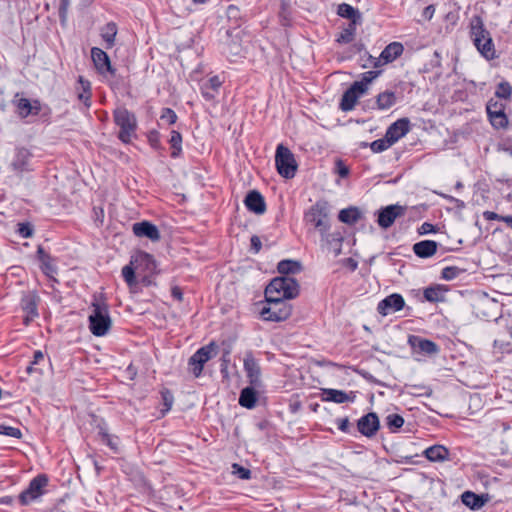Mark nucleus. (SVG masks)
<instances>
[{
  "mask_svg": "<svg viewBox=\"0 0 512 512\" xmlns=\"http://www.w3.org/2000/svg\"><path fill=\"white\" fill-rule=\"evenodd\" d=\"M171 295L174 299L178 300V301H182L183 300V292H182V289L178 286H174L172 287L171 289Z\"/></svg>",
  "mask_w": 512,
  "mask_h": 512,
  "instance_id": "774afa93",
  "label": "nucleus"
},
{
  "mask_svg": "<svg viewBox=\"0 0 512 512\" xmlns=\"http://www.w3.org/2000/svg\"><path fill=\"white\" fill-rule=\"evenodd\" d=\"M483 217L486 220H488V221H492V220L502 221V218H504V216L499 215V214H497L496 212H493V211H485V212H483Z\"/></svg>",
  "mask_w": 512,
  "mask_h": 512,
  "instance_id": "69168bd1",
  "label": "nucleus"
},
{
  "mask_svg": "<svg viewBox=\"0 0 512 512\" xmlns=\"http://www.w3.org/2000/svg\"><path fill=\"white\" fill-rule=\"evenodd\" d=\"M101 441L109 446L114 452L118 451V437L110 435L107 431L102 428L99 431Z\"/></svg>",
  "mask_w": 512,
  "mask_h": 512,
  "instance_id": "a18cd8bd",
  "label": "nucleus"
},
{
  "mask_svg": "<svg viewBox=\"0 0 512 512\" xmlns=\"http://www.w3.org/2000/svg\"><path fill=\"white\" fill-rule=\"evenodd\" d=\"M273 293H280L286 300L293 299L299 294V284L296 279L289 276L276 277L265 289V295L270 296Z\"/></svg>",
  "mask_w": 512,
  "mask_h": 512,
  "instance_id": "39448f33",
  "label": "nucleus"
},
{
  "mask_svg": "<svg viewBox=\"0 0 512 512\" xmlns=\"http://www.w3.org/2000/svg\"><path fill=\"white\" fill-rule=\"evenodd\" d=\"M366 91L364 84L357 83L356 81L343 93L340 101V109L344 112L350 111L354 108L357 100Z\"/></svg>",
  "mask_w": 512,
  "mask_h": 512,
  "instance_id": "f8f14e48",
  "label": "nucleus"
},
{
  "mask_svg": "<svg viewBox=\"0 0 512 512\" xmlns=\"http://www.w3.org/2000/svg\"><path fill=\"white\" fill-rule=\"evenodd\" d=\"M251 243V250H253L254 253H258L261 250L262 243L258 236L253 235L250 239Z\"/></svg>",
  "mask_w": 512,
  "mask_h": 512,
  "instance_id": "0e129e2a",
  "label": "nucleus"
},
{
  "mask_svg": "<svg viewBox=\"0 0 512 512\" xmlns=\"http://www.w3.org/2000/svg\"><path fill=\"white\" fill-rule=\"evenodd\" d=\"M169 143L172 148L171 156L177 158L182 152V136L178 131L172 130Z\"/></svg>",
  "mask_w": 512,
  "mask_h": 512,
  "instance_id": "79ce46f5",
  "label": "nucleus"
},
{
  "mask_svg": "<svg viewBox=\"0 0 512 512\" xmlns=\"http://www.w3.org/2000/svg\"><path fill=\"white\" fill-rule=\"evenodd\" d=\"M59 1H60L59 10H58L59 19H60L61 24H65L67 21L68 9H69L71 1L70 0H59Z\"/></svg>",
  "mask_w": 512,
  "mask_h": 512,
  "instance_id": "6e6d98bb",
  "label": "nucleus"
},
{
  "mask_svg": "<svg viewBox=\"0 0 512 512\" xmlns=\"http://www.w3.org/2000/svg\"><path fill=\"white\" fill-rule=\"evenodd\" d=\"M488 118H489L492 126L497 129L506 128L508 125V119L504 112V109L494 111L492 114L488 115Z\"/></svg>",
  "mask_w": 512,
  "mask_h": 512,
  "instance_id": "58836bf2",
  "label": "nucleus"
},
{
  "mask_svg": "<svg viewBox=\"0 0 512 512\" xmlns=\"http://www.w3.org/2000/svg\"><path fill=\"white\" fill-rule=\"evenodd\" d=\"M134 260L132 259L129 265H125L122 268V276L127 283V285L130 287V289H133L137 285L136 277H135V270L132 267L134 264Z\"/></svg>",
  "mask_w": 512,
  "mask_h": 512,
  "instance_id": "c03bdc74",
  "label": "nucleus"
},
{
  "mask_svg": "<svg viewBox=\"0 0 512 512\" xmlns=\"http://www.w3.org/2000/svg\"><path fill=\"white\" fill-rule=\"evenodd\" d=\"M306 223L312 225L321 237L330 229V205L327 201L319 200L312 205L304 215Z\"/></svg>",
  "mask_w": 512,
  "mask_h": 512,
  "instance_id": "f03ea898",
  "label": "nucleus"
},
{
  "mask_svg": "<svg viewBox=\"0 0 512 512\" xmlns=\"http://www.w3.org/2000/svg\"><path fill=\"white\" fill-rule=\"evenodd\" d=\"M78 82L81 84L83 92L78 94V99L89 108L91 106V85L88 80H85L82 76H79Z\"/></svg>",
  "mask_w": 512,
  "mask_h": 512,
  "instance_id": "ea45409f",
  "label": "nucleus"
},
{
  "mask_svg": "<svg viewBox=\"0 0 512 512\" xmlns=\"http://www.w3.org/2000/svg\"><path fill=\"white\" fill-rule=\"evenodd\" d=\"M36 254L37 259L41 262V269L47 276L57 273V267L53 263V258L41 245L38 246Z\"/></svg>",
  "mask_w": 512,
  "mask_h": 512,
  "instance_id": "a878e982",
  "label": "nucleus"
},
{
  "mask_svg": "<svg viewBox=\"0 0 512 512\" xmlns=\"http://www.w3.org/2000/svg\"><path fill=\"white\" fill-rule=\"evenodd\" d=\"M336 171L342 178H345L349 175L348 167L340 160L336 162Z\"/></svg>",
  "mask_w": 512,
  "mask_h": 512,
  "instance_id": "052dcab7",
  "label": "nucleus"
},
{
  "mask_svg": "<svg viewBox=\"0 0 512 512\" xmlns=\"http://www.w3.org/2000/svg\"><path fill=\"white\" fill-rule=\"evenodd\" d=\"M39 296L35 292H28L23 295L20 305L22 310L26 313L24 323L28 325L30 321L38 317V303Z\"/></svg>",
  "mask_w": 512,
  "mask_h": 512,
  "instance_id": "dca6fc26",
  "label": "nucleus"
},
{
  "mask_svg": "<svg viewBox=\"0 0 512 512\" xmlns=\"http://www.w3.org/2000/svg\"><path fill=\"white\" fill-rule=\"evenodd\" d=\"M512 94V86L507 81L498 84L495 96L501 99H509Z\"/></svg>",
  "mask_w": 512,
  "mask_h": 512,
  "instance_id": "de8ad7c7",
  "label": "nucleus"
},
{
  "mask_svg": "<svg viewBox=\"0 0 512 512\" xmlns=\"http://www.w3.org/2000/svg\"><path fill=\"white\" fill-rule=\"evenodd\" d=\"M357 429L359 433L367 438H372L380 429L379 417L375 412H369L357 421Z\"/></svg>",
  "mask_w": 512,
  "mask_h": 512,
  "instance_id": "9b49d317",
  "label": "nucleus"
},
{
  "mask_svg": "<svg viewBox=\"0 0 512 512\" xmlns=\"http://www.w3.org/2000/svg\"><path fill=\"white\" fill-rule=\"evenodd\" d=\"M404 47L399 42L388 44L381 52L380 57L375 59L374 67H379L381 63L387 64L396 60L403 53Z\"/></svg>",
  "mask_w": 512,
  "mask_h": 512,
  "instance_id": "412c9836",
  "label": "nucleus"
},
{
  "mask_svg": "<svg viewBox=\"0 0 512 512\" xmlns=\"http://www.w3.org/2000/svg\"><path fill=\"white\" fill-rule=\"evenodd\" d=\"M337 14L342 18L350 20V22L361 23L362 20L360 11L347 3L338 5Z\"/></svg>",
  "mask_w": 512,
  "mask_h": 512,
  "instance_id": "7c9ffc66",
  "label": "nucleus"
},
{
  "mask_svg": "<svg viewBox=\"0 0 512 512\" xmlns=\"http://www.w3.org/2000/svg\"><path fill=\"white\" fill-rule=\"evenodd\" d=\"M273 304L263 307L261 316L265 321L280 322L288 319L292 313V306L286 301H280L279 298L271 299Z\"/></svg>",
  "mask_w": 512,
  "mask_h": 512,
  "instance_id": "1a4fd4ad",
  "label": "nucleus"
},
{
  "mask_svg": "<svg viewBox=\"0 0 512 512\" xmlns=\"http://www.w3.org/2000/svg\"><path fill=\"white\" fill-rule=\"evenodd\" d=\"M419 234L423 235V234H429V233H433V232H436L435 230V226L429 222H424L419 230H418Z\"/></svg>",
  "mask_w": 512,
  "mask_h": 512,
  "instance_id": "e2e57ef3",
  "label": "nucleus"
},
{
  "mask_svg": "<svg viewBox=\"0 0 512 512\" xmlns=\"http://www.w3.org/2000/svg\"><path fill=\"white\" fill-rule=\"evenodd\" d=\"M117 35V25L114 22L107 23L101 29V37L106 44V48L110 49L115 44V37Z\"/></svg>",
  "mask_w": 512,
  "mask_h": 512,
  "instance_id": "f704fd0d",
  "label": "nucleus"
},
{
  "mask_svg": "<svg viewBox=\"0 0 512 512\" xmlns=\"http://www.w3.org/2000/svg\"><path fill=\"white\" fill-rule=\"evenodd\" d=\"M408 343L417 353L434 355L439 352V347L435 342L417 335H410L408 338Z\"/></svg>",
  "mask_w": 512,
  "mask_h": 512,
  "instance_id": "f3484780",
  "label": "nucleus"
},
{
  "mask_svg": "<svg viewBox=\"0 0 512 512\" xmlns=\"http://www.w3.org/2000/svg\"><path fill=\"white\" fill-rule=\"evenodd\" d=\"M322 239L326 241L329 250L334 253L335 257L341 254L343 236L340 232L329 233L328 231Z\"/></svg>",
  "mask_w": 512,
  "mask_h": 512,
  "instance_id": "c85d7f7f",
  "label": "nucleus"
},
{
  "mask_svg": "<svg viewBox=\"0 0 512 512\" xmlns=\"http://www.w3.org/2000/svg\"><path fill=\"white\" fill-rule=\"evenodd\" d=\"M277 270L280 274L288 276L290 274L299 273L302 270V265L299 261L284 259L278 263Z\"/></svg>",
  "mask_w": 512,
  "mask_h": 512,
  "instance_id": "473e14b6",
  "label": "nucleus"
},
{
  "mask_svg": "<svg viewBox=\"0 0 512 512\" xmlns=\"http://www.w3.org/2000/svg\"><path fill=\"white\" fill-rule=\"evenodd\" d=\"M502 109H504V104H502L501 102H498L494 99H490L487 102V105H486L487 115L492 114L494 111H498V110H502Z\"/></svg>",
  "mask_w": 512,
  "mask_h": 512,
  "instance_id": "13d9d810",
  "label": "nucleus"
},
{
  "mask_svg": "<svg viewBox=\"0 0 512 512\" xmlns=\"http://www.w3.org/2000/svg\"><path fill=\"white\" fill-rule=\"evenodd\" d=\"M47 484L48 477L45 474H40L34 477L30 481L28 487L19 494V503L21 505H29L34 500L38 499L44 494V488Z\"/></svg>",
  "mask_w": 512,
  "mask_h": 512,
  "instance_id": "6e6552de",
  "label": "nucleus"
},
{
  "mask_svg": "<svg viewBox=\"0 0 512 512\" xmlns=\"http://www.w3.org/2000/svg\"><path fill=\"white\" fill-rule=\"evenodd\" d=\"M391 146L392 145L389 142V140L386 138V136H384V138H382V139H377L370 144V148L374 153H381V152L387 150Z\"/></svg>",
  "mask_w": 512,
  "mask_h": 512,
  "instance_id": "8fccbe9b",
  "label": "nucleus"
},
{
  "mask_svg": "<svg viewBox=\"0 0 512 512\" xmlns=\"http://www.w3.org/2000/svg\"><path fill=\"white\" fill-rule=\"evenodd\" d=\"M405 306V300L402 295L393 293L378 303L377 311L383 316L395 313L403 309Z\"/></svg>",
  "mask_w": 512,
  "mask_h": 512,
  "instance_id": "ddd939ff",
  "label": "nucleus"
},
{
  "mask_svg": "<svg viewBox=\"0 0 512 512\" xmlns=\"http://www.w3.org/2000/svg\"><path fill=\"white\" fill-rule=\"evenodd\" d=\"M440 195L444 199L448 200L449 202L454 203L457 208H463L465 206V203L462 200H460V199H457V198H455L453 196L446 195V194H440Z\"/></svg>",
  "mask_w": 512,
  "mask_h": 512,
  "instance_id": "338daca9",
  "label": "nucleus"
},
{
  "mask_svg": "<svg viewBox=\"0 0 512 512\" xmlns=\"http://www.w3.org/2000/svg\"><path fill=\"white\" fill-rule=\"evenodd\" d=\"M407 208L399 204H391L381 207L377 212V224L382 229L391 227L398 217L405 215Z\"/></svg>",
  "mask_w": 512,
  "mask_h": 512,
  "instance_id": "9d476101",
  "label": "nucleus"
},
{
  "mask_svg": "<svg viewBox=\"0 0 512 512\" xmlns=\"http://www.w3.org/2000/svg\"><path fill=\"white\" fill-rule=\"evenodd\" d=\"M395 92L386 90L376 96L375 107L378 110H387L396 103Z\"/></svg>",
  "mask_w": 512,
  "mask_h": 512,
  "instance_id": "2f4dec72",
  "label": "nucleus"
},
{
  "mask_svg": "<svg viewBox=\"0 0 512 512\" xmlns=\"http://www.w3.org/2000/svg\"><path fill=\"white\" fill-rule=\"evenodd\" d=\"M423 454L431 462H443L448 459L449 450L442 445H433L425 449Z\"/></svg>",
  "mask_w": 512,
  "mask_h": 512,
  "instance_id": "cd10ccee",
  "label": "nucleus"
},
{
  "mask_svg": "<svg viewBox=\"0 0 512 512\" xmlns=\"http://www.w3.org/2000/svg\"><path fill=\"white\" fill-rule=\"evenodd\" d=\"M258 386H248L241 390L239 396V404L247 409H252L256 406L257 403V392L256 388Z\"/></svg>",
  "mask_w": 512,
  "mask_h": 512,
  "instance_id": "bb28decb",
  "label": "nucleus"
},
{
  "mask_svg": "<svg viewBox=\"0 0 512 512\" xmlns=\"http://www.w3.org/2000/svg\"><path fill=\"white\" fill-rule=\"evenodd\" d=\"M463 272H464V270L459 267L447 266L442 269L441 278L446 281H451V280L457 278Z\"/></svg>",
  "mask_w": 512,
  "mask_h": 512,
  "instance_id": "49530a36",
  "label": "nucleus"
},
{
  "mask_svg": "<svg viewBox=\"0 0 512 512\" xmlns=\"http://www.w3.org/2000/svg\"><path fill=\"white\" fill-rule=\"evenodd\" d=\"M233 474L237 475L238 478L248 480L251 478V471L240 464L234 463L232 465Z\"/></svg>",
  "mask_w": 512,
  "mask_h": 512,
  "instance_id": "5fc2aeb1",
  "label": "nucleus"
},
{
  "mask_svg": "<svg viewBox=\"0 0 512 512\" xmlns=\"http://www.w3.org/2000/svg\"><path fill=\"white\" fill-rule=\"evenodd\" d=\"M444 289L441 285L429 286L424 290V298L426 301L431 303L444 301Z\"/></svg>",
  "mask_w": 512,
  "mask_h": 512,
  "instance_id": "c9c22d12",
  "label": "nucleus"
},
{
  "mask_svg": "<svg viewBox=\"0 0 512 512\" xmlns=\"http://www.w3.org/2000/svg\"><path fill=\"white\" fill-rule=\"evenodd\" d=\"M275 164L278 173L286 179L293 178L298 168L293 153L283 144H279L276 148Z\"/></svg>",
  "mask_w": 512,
  "mask_h": 512,
  "instance_id": "423d86ee",
  "label": "nucleus"
},
{
  "mask_svg": "<svg viewBox=\"0 0 512 512\" xmlns=\"http://www.w3.org/2000/svg\"><path fill=\"white\" fill-rule=\"evenodd\" d=\"M410 130V121L408 118H401L392 123L386 130L385 136L393 145L399 139L404 137Z\"/></svg>",
  "mask_w": 512,
  "mask_h": 512,
  "instance_id": "a211bd4d",
  "label": "nucleus"
},
{
  "mask_svg": "<svg viewBox=\"0 0 512 512\" xmlns=\"http://www.w3.org/2000/svg\"><path fill=\"white\" fill-rule=\"evenodd\" d=\"M148 140H149L150 145L153 148H155V149L159 148L160 141H159V133L157 131H151L148 136Z\"/></svg>",
  "mask_w": 512,
  "mask_h": 512,
  "instance_id": "680f3d73",
  "label": "nucleus"
},
{
  "mask_svg": "<svg viewBox=\"0 0 512 512\" xmlns=\"http://www.w3.org/2000/svg\"><path fill=\"white\" fill-rule=\"evenodd\" d=\"M438 243L433 240H422L413 245V252L419 258H429L437 252Z\"/></svg>",
  "mask_w": 512,
  "mask_h": 512,
  "instance_id": "5701e85b",
  "label": "nucleus"
},
{
  "mask_svg": "<svg viewBox=\"0 0 512 512\" xmlns=\"http://www.w3.org/2000/svg\"><path fill=\"white\" fill-rule=\"evenodd\" d=\"M243 366L250 385L261 386V368L252 352L245 354Z\"/></svg>",
  "mask_w": 512,
  "mask_h": 512,
  "instance_id": "4468645a",
  "label": "nucleus"
},
{
  "mask_svg": "<svg viewBox=\"0 0 512 512\" xmlns=\"http://www.w3.org/2000/svg\"><path fill=\"white\" fill-rule=\"evenodd\" d=\"M135 263H142L145 268L149 271H154L156 269V261L154 257L147 252H139L135 257H132Z\"/></svg>",
  "mask_w": 512,
  "mask_h": 512,
  "instance_id": "a19ab883",
  "label": "nucleus"
},
{
  "mask_svg": "<svg viewBox=\"0 0 512 512\" xmlns=\"http://www.w3.org/2000/svg\"><path fill=\"white\" fill-rule=\"evenodd\" d=\"M132 230L137 237H145L151 240L152 242H157L161 238L157 226L149 221H141L134 223Z\"/></svg>",
  "mask_w": 512,
  "mask_h": 512,
  "instance_id": "aec40b11",
  "label": "nucleus"
},
{
  "mask_svg": "<svg viewBox=\"0 0 512 512\" xmlns=\"http://www.w3.org/2000/svg\"><path fill=\"white\" fill-rule=\"evenodd\" d=\"M17 109V114L20 118L24 119L31 115V101L27 98H19V93H17L12 101Z\"/></svg>",
  "mask_w": 512,
  "mask_h": 512,
  "instance_id": "e433bc0d",
  "label": "nucleus"
},
{
  "mask_svg": "<svg viewBox=\"0 0 512 512\" xmlns=\"http://www.w3.org/2000/svg\"><path fill=\"white\" fill-rule=\"evenodd\" d=\"M385 423L391 432H397L404 425V418L396 413L388 414Z\"/></svg>",
  "mask_w": 512,
  "mask_h": 512,
  "instance_id": "37998d69",
  "label": "nucleus"
},
{
  "mask_svg": "<svg viewBox=\"0 0 512 512\" xmlns=\"http://www.w3.org/2000/svg\"><path fill=\"white\" fill-rule=\"evenodd\" d=\"M17 232L22 238H30L34 233V228L31 223L23 222L18 224Z\"/></svg>",
  "mask_w": 512,
  "mask_h": 512,
  "instance_id": "603ef678",
  "label": "nucleus"
},
{
  "mask_svg": "<svg viewBox=\"0 0 512 512\" xmlns=\"http://www.w3.org/2000/svg\"><path fill=\"white\" fill-rule=\"evenodd\" d=\"M462 503L472 510H478L482 508L488 501V495H478L472 491H465L461 495Z\"/></svg>",
  "mask_w": 512,
  "mask_h": 512,
  "instance_id": "b1692460",
  "label": "nucleus"
},
{
  "mask_svg": "<svg viewBox=\"0 0 512 512\" xmlns=\"http://www.w3.org/2000/svg\"><path fill=\"white\" fill-rule=\"evenodd\" d=\"M380 72L379 71H368L363 74V78L360 81H356L357 83L364 84V90L367 91L368 84L372 82L374 78L378 76Z\"/></svg>",
  "mask_w": 512,
  "mask_h": 512,
  "instance_id": "4d7b16f0",
  "label": "nucleus"
},
{
  "mask_svg": "<svg viewBox=\"0 0 512 512\" xmlns=\"http://www.w3.org/2000/svg\"><path fill=\"white\" fill-rule=\"evenodd\" d=\"M358 22H349L348 25L341 31L336 41L338 43L348 44L353 41Z\"/></svg>",
  "mask_w": 512,
  "mask_h": 512,
  "instance_id": "4c0bfd02",
  "label": "nucleus"
},
{
  "mask_svg": "<svg viewBox=\"0 0 512 512\" xmlns=\"http://www.w3.org/2000/svg\"><path fill=\"white\" fill-rule=\"evenodd\" d=\"M221 84L222 83L218 76L211 77L207 81L203 82L200 87L203 98L207 101L214 100Z\"/></svg>",
  "mask_w": 512,
  "mask_h": 512,
  "instance_id": "393cba45",
  "label": "nucleus"
},
{
  "mask_svg": "<svg viewBox=\"0 0 512 512\" xmlns=\"http://www.w3.org/2000/svg\"><path fill=\"white\" fill-rule=\"evenodd\" d=\"M323 395V401L335 402L338 404L350 402L354 399V397H351L346 392L337 389H324Z\"/></svg>",
  "mask_w": 512,
  "mask_h": 512,
  "instance_id": "c756f323",
  "label": "nucleus"
},
{
  "mask_svg": "<svg viewBox=\"0 0 512 512\" xmlns=\"http://www.w3.org/2000/svg\"><path fill=\"white\" fill-rule=\"evenodd\" d=\"M161 397L164 406V409L161 410V413L162 415H165L172 408V405L174 403V396L168 389H163L161 391Z\"/></svg>",
  "mask_w": 512,
  "mask_h": 512,
  "instance_id": "09e8293b",
  "label": "nucleus"
},
{
  "mask_svg": "<svg viewBox=\"0 0 512 512\" xmlns=\"http://www.w3.org/2000/svg\"><path fill=\"white\" fill-rule=\"evenodd\" d=\"M91 57L99 73L104 74L108 72L113 76L115 75L116 70L112 67L110 58L105 51L98 47H93L91 49Z\"/></svg>",
  "mask_w": 512,
  "mask_h": 512,
  "instance_id": "6ab92c4d",
  "label": "nucleus"
},
{
  "mask_svg": "<svg viewBox=\"0 0 512 512\" xmlns=\"http://www.w3.org/2000/svg\"><path fill=\"white\" fill-rule=\"evenodd\" d=\"M93 312L89 316V329L94 336L102 337L109 331L112 321L108 306L104 303L93 302Z\"/></svg>",
  "mask_w": 512,
  "mask_h": 512,
  "instance_id": "7ed1b4c3",
  "label": "nucleus"
},
{
  "mask_svg": "<svg viewBox=\"0 0 512 512\" xmlns=\"http://www.w3.org/2000/svg\"><path fill=\"white\" fill-rule=\"evenodd\" d=\"M336 423L340 431L344 433H351V425L347 417L336 419Z\"/></svg>",
  "mask_w": 512,
  "mask_h": 512,
  "instance_id": "bf43d9fd",
  "label": "nucleus"
},
{
  "mask_svg": "<svg viewBox=\"0 0 512 512\" xmlns=\"http://www.w3.org/2000/svg\"><path fill=\"white\" fill-rule=\"evenodd\" d=\"M361 218V211L357 207H349L340 210L338 214L339 221L348 224L353 225Z\"/></svg>",
  "mask_w": 512,
  "mask_h": 512,
  "instance_id": "72a5a7b5",
  "label": "nucleus"
},
{
  "mask_svg": "<svg viewBox=\"0 0 512 512\" xmlns=\"http://www.w3.org/2000/svg\"><path fill=\"white\" fill-rule=\"evenodd\" d=\"M0 434L17 439H20L22 437V432L19 428L6 426L3 424H0Z\"/></svg>",
  "mask_w": 512,
  "mask_h": 512,
  "instance_id": "3c124183",
  "label": "nucleus"
},
{
  "mask_svg": "<svg viewBox=\"0 0 512 512\" xmlns=\"http://www.w3.org/2000/svg\"><path fill=\"white\" fill-rule=\"evenodd\" d=\"M33 154L26 148H17L14 158L11 162L12 169L17 173H23L33 170L32 167Z\"/></svg>",
  "mask_w": 512,
  "mask_h": 512,
  "instance_id": "2eb2a0df",
  "label": "nucleus"
},
{
  "mask_svg": "<svg viewBox=\"0 0 512 512\" xmlns=\"http://www.w3.org/2000/svg\"><path fill=\"white\" fill-rule=\"evenodd\" d=\"M114 121L120 127L118 138L125 144L130 143L137 128L136 117L124 107L114 110Z\"/></svg>",
  "mask_w": 512,
  "mask_h": 512,
  "instance_id": "20e7f679",
  "label": "nucleus"
},
{
  "mask_svg": "<svg viewBox=\"0 0 512 512\" xmlns=\"http://www.w3.org/2000/svg\"><path fill=\"white\" fill-rule=\"evenodd\" d=\"M160 119L165 121L167 124L172 125L177 121V115L171 108H163Z\"/></svg>",
  "mask_w": 512,
  "mask_h": 512,
  "instance_id": "864d4df0",
  "label": "nucleus"
},
{
  "mask_svg": "<svg viewBox=\"0 0 512 512\" xmlns=\"http://www.w3.org/2000/svg\"><path fill=\"white\" fill-rule=\"evenodd\" d=\"M217 345L211 342L199 348L188 360V366L191 373L198 378L203 371L204 365L217 355Z\"/></svg>",
  "mask_w": 512,
  "mask_h": 512,
  "instance_id": "0eeeda50",
  "label": "nucleus"
},
{
  "mask_svg": "<svg viewBox=\"0 0 512 512\" xmlns=\"http://www.w3.org/2000/svg\"><path fill=\"white\" fill-rule=\"evenodd\" d=\"M246 208L255 214L261 215L266 211V203L262 194L257 190H250L244 199Z\"/></svg>",
  "mask_w": 512,
  "mask_h": 512,
  "instance_id": "4be33fe9",
  "label": "nucleus"
},
{
  "mask_svg": "<svg viewBox=\"0 0 512 512\" xmlns=\"http://www.w3.org/2000/svg\"><path fill=\"white\" fill-rule=\"evenodd\" d=\"M470 37L478 52L487 60L496 58V50L490 32L486 29L483 19L475 15L470 21Z\"/></svg>",
  "mask_w": 512,
  "mask_h": 512,
  "instance_id": "f257e3e1",
  "label": "nucleus"
}]
</instances>
